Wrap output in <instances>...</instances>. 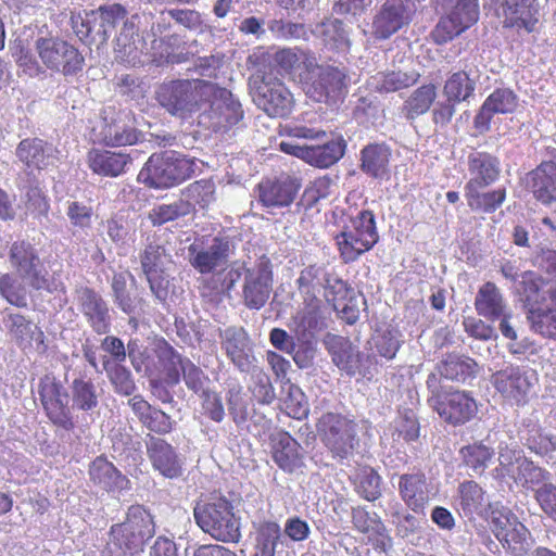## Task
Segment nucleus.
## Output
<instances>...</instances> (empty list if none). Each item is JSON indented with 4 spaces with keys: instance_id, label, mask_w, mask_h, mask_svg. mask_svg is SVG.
Returning <instances> with one entry per match:
<instances>
[{
    "instance_id": "38",
    "label": "nucleus",
    "mask_w": 556,
    "mask_h": 556,
    "mask_svg": "<svg viewBox=\"0 0 556 556\" xmlns=\"http://www.w3.org/2000/svg\"><path fill=\"white\" fill-rule=\"evenodd\" d=\"M89 167L102 176L117 177L125 172L130 156L125 153L93 150L88 154Z\"/></svg>"
},
{
    "instance_id": "62",
    "label": "nucleus",
    "mask_w": 556,
    "mask_h": 556,
    "mask_svg": "<svg viewBox=\"0 0 556 556\" xmlns=\"http://www.w3.org/2000/svg\"><path fill=\"white\" fill-rule=\"evenodd\" d=\"M490 516L492 523V531L497 540L503 538V533L513 525V520L518 518L511 510L503 505H490Z\"/></svg>"
},
{
    "instance_id": "17",
    "label": "nucleus",
    "mask_w": 556,
    "mask_h": 556,
    "mask_svg": "<svg viewBox=\"0 0 556 556\" xmlns=\"http://www.w3.org/2000/svg\"><path fill=\"white\" fill-rule=\"evenodd\" d=\"M469 180L465 185V195L477 198V190L492 185L498 177L500 161L486 152H472L468 156Z\"/></svg>"
},
{
    "instance_id": "48",
    "label": "nucleus",
    "mask_w": 556,
    "mask_h": 556,
    "mask_svg": "<svg viewBox=\"0 0 556 556\" xmlns=\"http://www.w3.org/2000/svg\"><path fill=\"white\" fill-rule=\"evenodd\" d=\"M417 80L415 73H404L392 71L388 73H378L370 79V85L381 92H394L414 85Z\"/></svg>"
},
{
    "instance_id": "27",
    "label": "nucleus",
    "mask_w": 556,
    "mask_h": 556,
    "mask_svg": "<svg viewBox=\"0 0 556 556\" xmlns=\"http://www.w3.org/2000/svg\"><path fill=\"white\" fill-rule=\"evenodd\" d=\"M518 292L531 309H542L539 305L556 304V285L553 281H544L532 271L521 275Z\"/></svg>"
},
{
    "instance_id": "3",
    "label": "nucleus",
    "mask_w": 556,
    "mask_h": 556,
    "mask_svg": "<svg viewBox=\"0 0 556 556\" xmlns=\"http://www.w3.org/2000/svg\"><path fill=\"white\" fill-rule=\"evenodd\" d=\"M212 90L211 81L201 79L173 80L159 87L156 99L168 113L186 118L204 108L206 96Z\"/></svg>"
},
{
    "instance_id": "64",
    "label": "nucleus",
    "mask_w": 556,
    "mask_h": 556,
    "mask_svg": "<svg viewBox=\"0 0 556 556\" xmlns=\"http://www.w3.org/2000/svg\"><path fill=\"white\" fill-rule=\"evenodd\" d=\"M534 498L541 509L556 522V485L549 483L536 488Z\"/></svg>"
},
{
    "instance_id": "23",
    "label": "nucleus",
    "mask_w": 556,
    "mask_h": 556,
    "mask_svg": "<svg viewBox=\"0 0 556 556\" xmlns=\"http://www.w3.org/2000/svg\"><path fill=\"white\" fill-rule=\"evenodd\" d=\"M498 16L503 17L505 27L534 30L538 23L534 0H494Z\"/></svg>"
},
{
    "instance_id": "12",
    "label": "nucleus",
    "mask_w": 556,
    "mask_h": 556,
    "mask_svg": "<svg viewBox=\"0 0 556 556\" xmlns=\"http://www.w3.org/2000/svg\"><path fill=\"white\" fill-rule=\"evenodd\" d=\"M491 382L504 399L521 405L528 401L538 378L528 367L510 365L494 372Z\"/></svg>"
},
{
    "instance_id": "5",
    "label": "nucleus",
    "mask_w": 556,
    "mask_h": 556,
    "mask_svg": "<svg viewBox=\"0 0 556 556\" xmlns=\"http://www.w3.org/2000/svg\"><path fill=\"white\" fill-rule=\"evenodd\" d=\"M10 264L15 274L30 288L49 293L62 291L64 286L50 276L37 250L28 242H14L10 249Z\"/></svg>"
},
{
    "instance_id": "25",
    "label": "nucleus",
    "mask_w": 556,
    "mask_h": 556,
    "mask_svg": "<svg viewBox=\"0 0 556 556\" xmlns=\"http://www.w3.org/2000/svg\"><path fill=\"white\" fill-rule=\"evenodd\" d=\"M301 187L295 177L281 176L277 180H266L258 185L260 201L269 208L289 206Z\"/></svg>"
},
{
    "instance_id": "61",
    "label": "nucleus",
    "mask_w": 556,
    "mask_h": 556,
    "mask_svg": "<svg viewBox=\"0 0 556 556\" xmlns=\"http://www.w3.org/2000/svg\"><path fill=\"white\" fill-rule=\"evenodd\" d=\"M374 344L380 356L392 359L400 349V333L394 329L386 330L374 337Z\"/></svg>"
},
{
    "instance_id": "45",
    "label": "nucleus",
    "mask_w": 556,
    "mask_h": 556,
    "mask_svg": "<svg viewBox=\"0 0 556 556\" xmlns=\"http://www.w3.org/2000/svg\"><path fill=\"white\" fill-rule=\"evenodd\" d=\"M516 482L535 492L536 488L552 483V475L546 469L536 466L532 460L523 458L516 467Z\"/></svg>"
},
{
    "instance_id": "14",
    "label": "nucleus",
    "mask_w": 556,
    "mask_h": 556,
    "mask_svg": "<svg viewBox=\"0 0 556 556\" xmlns=\"http://www.w3.org/2000/svg\"><path fill=\"white\" fill-rule=\"evenodd\" d=\"M433 410L447 424L459 426L471 420L478 405L472 395L467 391H448L442 400H435Z\"/></svg>"
},
{
    "instance_id": "59",
    "label": "nucleus",
    "mask_w": 556,
    "mask_h": 556,
    "mask_svg": "<svg viewBox=\"0 0 556 556\" xmlns=\"http://www.w3.org/2000/svg\"><path fill=\"white\" fill-rule=\"evenodd\" d=\"M526 441L527 446L541 456L556 451V435L546 433L542 429H531L528 433V437L526 438Z\"/></svg>"
},
{
    "instance_id": "42",
    "label": "nucleus",
    "mask_w": 556,
    "mask_h": 556,
    "mask_svg": "<svg viewBox=\"0 0 556 556\" xmlns=\"http://www.w3.org/2000/svg\"><path fill=\"white\" fill-rule=\"evenodd\" d=\"M463 464L472 475H482L494 457V450L483 442L463 446L459 451Z\"/></svg>"
},
{
    "instance_id": "34",
    "label": "nucleus",
    "mask_w": 556,
    "mask_h": 556,
    "mask_svg": "<svg viewBox=\"0 0 556 556\" xmlns=\"http://www.w3.org/2000/svg\"><path fill=\"white\" fill-rule=\"evenodd\" d=\"M529 186L534 197L542 203L556 201V163L542 162L529 174Z\"/></svg>"
},
{
    "instance_id": "54",
    "label": "nucleus",
    "mask_w": 556,
    "mask_h": 556,
    "mask_svg": "<svg viewBox=\"0 0 556 556\" xmlns=\"http://www.w3.org/2000/svg\"><path fill=\"white\" fill-rule=\"evenodd\" d=\"M215 186L211 180H198L190 184L182 191V199L188 200L189 203L199 205L204 208L214 201Z\"/></svg>"
},
{
    "instance_id": "9",
    "label": "nucleus",
    "mask_w": 556,
    "mask_h": 556,
    "mask_svg": "<svg viewBox=\"0 0 556 556\" xmlns=\"http://www.w3.org/2000/svg\"><path fill=\"white\" fill-rule=\"evenodd\" d=\"M444 11L431 36L435 43L442 45L460 35L477 23L479 18L478 0H437Z\"/></svg>"
},
{
    "instance_id": "55",
    "label": "nucleus",
    "mask_w": 556,
    "mask_h": 556,
    "mask_svg": "<svg viewBox=\"0 0 556 556\" xmlns=\"http://www.w3.org/2000/svg\"><path fill=\"white\" fill-rule=\"evenodd\" d=\"M459 500L466 514H478L483 507L484 492L477 482L466 481L459 485Z\"/></svg>"
},
{
    "instance_id": "43",
    "label": "nucleus",
    "mask_w": 556,
    "mask_h": 556,
    "mask_svg": "<svg viewBox=\"0 0 556 556\" xmlns=\"http://www.w3.org/2000/svg\"><path fill=\"white\" fill-rule=\"evenodd\" d=\"M390 150L384 144H370L362 150V169L375 178L388 172Z\"/></svg>"
},
{
    "instance_id": "32",
    "label": "nucleus",
    "mask_w": 556,
    "mask_h": 556,
    "mask_svg": "<svg viewBox=\"0 0 556 556\" xmlns=\"http://www.w3.org/2000/svg\"><path fill=\"white\" fill-rule=\"evenodd\" d=\"M435 370L442 378L467 383L477 377L479 365L467 355L451 353L437 364Z\"/></svg>"
},
{
    "instance_id": "16",
    "label": "nucleus",
    "mask_w": 556,
    "mask_h": 556,
    "mask_svg": "<svg viewBox=\"0 0 556 556\" xmlns=\"http://www.w3.org/2000/svg\"><path fill=\"white\" fill-rule=\"evenodd\" d=\"M188 253L189 262L194 269L201 274L213 273L227 263L230 242L227 238L215 237L206 247L197 242L192 243Z\"/></svg>"
},
{
    "instance_id": "57",
    "label": "nucleus",
    "mask_w": 556,
    "mask_h": 556,
    "mask_svg": "<svg viewBox=\"0 0 556 556\" xmlns=\"http://www.w3.org/2000/svg\"><path fill=\"white\" fill-rule=\"evenodd\" d=\"M480 191L481 190H477V198L465 195L468 205L472 210H482L486 213L494 212L503 204L506 198L505 189H497L485 193H481Z\"/></svg>"
},
{
    "instance_id": "63",
    "label": "nucleus",
    "mask_w": 556,
    "mask_h": 556,
    "mask_svg": "<svg viewBox=\"0 0 556 556\" xmlns=\"http://www.w3.org/2000/svg\"><path fill=\"white\" fill-rule=\"evenodd\" d=\"M11 334L20 342L30 341L37 327L23 315L11 314L5 321Z\"/></svg>"
},
{
    "instance_id": "24",
    "label": "nucleus",
    "mask_w": 556,
    "mask_h": 556,
    "mask_svg": "<svg viewBox=\"0 0 556 556\" xmlns=\"http://www.w3.org/2000/svg\"><path fill=\"white\" fill-rule=\"evenodd\" d=\"M147 450L152 466L162 476L175 479L184 472V462L176 450L165 440L151 437L147 443Z\"/></svg>"
},
{
    "instance_id": "39",
    "label": "nucleus",
    "mask_w": 556,
    "mask_h": 556,
    "mask_svg": "<svg viewBox=\"0 0 556 556\" xmlns=\"http://www.w3.org/2000/svg\"><path fill=\"white\" fill-rule=\"evenodd\" d=\"M299 443L287 432H279L274 438L273 457L285 471L292 472L302 465Z\"/></svg>"
},
{
    "instance_id": "41",
    "label": "nucleus",
    "mask_w": 556,
    "mask_h": 556,
    "mask_svg": "<svg viewBox=\"0 0 556 556\" xmlns=\"http://www.w3.org/2000/svg\"><path fill=\"white\" fill-rule=\"evenodd\" d=\"M156 356L167 384L176 386L180 381L184 363L188 358L175 351L167 342H161L156 346Z\"/></svg>"
},
{
    "instance_id": "31",
    "label": "nucleus",
    "mask_w": 556,
    "mask_h": 556,
    "mask_svg": "<svg viewBox=\"0 0 556 556\" xmlns=\"http://www.w3.org/2000/svg\"><path fill=\"white\" fill-rule=\"evenodd\" d=\"M352 522L355 529L367 535L375 548L384 551L390 545V536L379 515L362 507L353 508Z\"/></svg>"
},
{
    "instance_id": "4",
    "label": "nucleus",
    "mask_w": 556,
    "mask_h": 556,
    "mask_svg": "<svg viewBox=\"0 0 556 556\" xmlns=\"http://www.w3.org/2000/svg\"><path fill=\"white\" fill-rule=\"evenodd\" d=\"M193 161L176 151L152 154L138 175V180L153 189H168L188 179Z\"/></svg>"
},
{
    "instance_id": "13",
    "label": "nucleus",
    "mask_w": 556,
    "mask_h": 556,
    "mask_svg": "<svg viewBox=\"0 0 556 556\" xmlns=\"http://www.w3.org/2000/svg\"><path fill=\"white\" fill-rule=\"evenodd\" d=\"M279 147L282 152L294 155L313 166L327 168L343 156L346 142L342 137H338L321 146H301L283 140Z\"/></svg>"
},
{
    "instance_id": "19",
    "label": "nucleus",
    "mask_w": 556,
    "mask_h": 556,
    "mask_svg": "<svg viewBox=\"0 0 556 556\" xmlns=\"http://www.w3.org/2000/svg\"><path fill=\"white\" fill-rule=\"evenodd\" d=\"M170 263V256L159 244H149L141 254V266L151 292L164 300L167 295V280L162 276L166 266Z\"/></svg>"
},
{
    "instance_id": "28",
    "label": "nucleus",
    "mask_w": 556,
    "mask_h": 556,
    "mask_svg": "<svg viewBox=\"0 0 556 556\" xmlns=\"http://www.w3.org/2000/svg\"><path fill=\"white\" fill-rule=\"evenodd\" d=\"M16 156L27 167L43 169L56 163L59 151L41 139H24L16 148Z\"/></svg>"
},
{
    "instance_id": "37",
    "label": "nucleus",
    "mask_w": 556,
    "mask_h": 556,
    "mask_svg": "<svg viewBox=\"0 0 556 556\" xmlns=\"http://www.w3.org/2000/svg\"><path fill=\"white\" fill-rule=\"evenodd\" d=\"M326 344L332 356V362L339 369L349 376H354L359 371L361 354L348 339L332 336L326 341Z\"/></svg>"
},
{
    "instance_id": "40",
    "label": "nucleus",
    "mask_w": 556,
    "mask_h": 556,
    "mask_svg": "<svg viewBox=\"0 0 556 556\" xmlns=\"http://www.w3.org/2000/svg\"><path fill=\"white\" fill-rule=\"evenodd\" d=\"M318 292L311 291V294H303L304 307L293 317L294 330L299 341L308 343L311 330L317 326V312L320 302L317 298Z\"/></svg>"
},
{
    "instance_id": "11",
    "label": "nucleus",
    "mask_w": 556,
    "mask_h": 556,
    "mask_svg": "<svg viewBox=\"0 0 556 556\" xmlns=\"http://www.w3.org/2000/svg\"><path fill=\"white\" fill-rule=\"evenodd\" d=\"M318 432L326 446L334 456L348 457L356 444V425L346 417L327 413L324 414L318 424Z\"/></svg>"
},
{
    "instance_id": "50",
    "label": "nucleus",
    "mask_w": 556,
    "mask_h": 556,
    "mask_svg": "<svg viewBox=\"0 0 556 556\" xmlns=\"http://www.w3.org/2000/svg\"><path fill=\"white\" fill-rule=\"evenodd\" d=\"M27 283L17 275L3 274L0 277V293L12 305L25 307L27 305Z\"/></svg>"
},
{
    "instance_id": "51",
    "label": "nucleus",
    "mask_w": 556,
    "mask_h": 556,
    "mask_svg": "<svg viewBox=\"0 0 556 556\" xmlns=\"http://www.w3.org/2000/svg\"><path fill=\"white\" fill-rule=\"evenodd\" d=\"M306 59H315L314 55L290 48L278 50L274 55L275 63L285 72L298 76L301 80V72H306Z\"/></svg>"
},
{
    "instance_id": "36",
    "label": "nucleus",
    "mask_w": 556,
    "mask_h": 556,
    "mask_svg": "<svg viewBox=\"0 0 556 556\" xmlns=\"http://www.w3.org/2000/svg\"><path fill=\"white\" fill-rule=\"evenodd\" d=\"M89 476L94 484L106 491L129 489V480L106 458L97 457L89 467Z\"/></svg>"
},
{
    "instance_id": "2",
    "label": "nucleus",
    "mask_w": 556,
    "mask_h": 556,
    "mask_svg": "<svg viewBox=\"0 0 556 556\" xmlns=\"http://www.w3.org/2000/svg\"><path fill=\"white\" fill-rule=\"evenodd\" d=\"M155 533L152 516L140 505L130 506L126 520L111 527L108 556H136Z\"/></svg>"
},
{
    "instance_id": "46",
    "label": "nucleus",
    "mask_w": 556,
    "mask_h": 556,
    "mask_svg": "<svg viewBox=\"0 0 556 556\" xmlns=\"http://www.w3.org/2000/svg\"><path fill=\"white\" fill-rule=\"evenodd\" d=\"M472 71L465 65L464 71L454 73L445 83L444 93L448 101L459 102L467 100L475 90Z\"/></svg>"
},
{
    "instance_id": "33",
    "label": "nucleus",
    "mask_w": 556,
    "mask_h": 556,
    "mask_svg": "<svg viewBox=\"0 0 556 556\" xmlns=\"http://www.w3.org/2000/svg\"><path fill=\"white\" fill-rule=\"evenodd\" d=\"M475 309L479 316L492 321L506 316L510 311L501 290L490 281L479 288L475 298Z\"/></svg>"
},
{
    "instance_id": "21",
    "label": "nucleus",
    "mask_w": 556,
    "mask_h": 556,
    "mask_svg": "<svg viewBox=\"0 0 556 556\" xmlns=\"http://www.w3.org/2000/svg\"><path fill=\"white\" fill-rule=\"evenodd\" d=\"M77 308L99 334L110 331L111 316L106 302L92 289L80 287L75 291Z\"/></svg>"
},
{
    "instance_id": "53",
    "label": "nucleus",
    "mask_w": 556,
    "mask_h": 556,
    "mask_svg": "<svg viewBox=\"0 0 556 556\" xmlns=\"http://www.w3.org/2000/svg\"><path fill=\"white\" fill-rule=\"evenodd\" d=\"M73 406L81 410H91L98 405L96 387L91 380L77 378L72 383Z\"/></svg>"
},
{
    "instance_id": "35",
    "label": "nucleus",
    "mask_w": 556,
    "mask_h": 556,
    "mask_svg": "<svg viewBox=\"0 0 556 556\" xmlns=\"http://www.w3.org/2000/svg\"><path fill=\"white\" fill-rule=\"evenodd\" d=\"M399 492L406 506L415 513L422 511L429 500L426 478L421 473L402 475Z\"/></svg>"
},
{
    "instance_id": "7",
    "label": "nucleus",
    "mask_w": 556,
    "mask_h": 556,
    "mask_svg": "<svg viewBox=\"0 0 556 556\" xmlns=\"http://www.w3.org/2000/svg\"><path fill=\"white\" fill-rule=\"evenodd\" d=\"M306 72H301V83L306 96L315 102H336L346 91V75L338 67L319 65L306 59Z\"/></svg>"
},
{
    "instance_id": "1",
    "label": "nucleus",
    "mask_w": 556,
    "mask_h": 556,
    "mask_svg": "<svg viewBox=\"0 0 556 556\" xmlns=\"http://www.w3.org/2000/svg\"><path fill=\"white\" fill-rule=\"evenodd\" d=\"M34 49L41 64L31 56L22 55L18 60L23 71L31 77L45 73V68L63 75H74L83 70L81 53L73 45L54 36H39Z\"/></svg>"
},
{
    "instance_id": "29",
    "label": "nucleus",
    "mask_w": 556,
    "mask_h": 556,
    "mask_svg": "<svg viewBox=\"0 0 556 556\" xmlns=\"http://www.w3.org/2000/svg\"><path fill=\"white\" fill-rule=\"evenodd\" d=\"M408 23V15L400 0L386 2L372 21V35L388 39Z\"/></svg>"
},
{
    "instance_id": "6",
    "label": "nucleus",
    "mask_w": 556,
    "mask_h": 556,
    "mask_svg": "<svg viewBox=\"0 0 556 556\" xmlns=\"http://www.w3.org/2000/svg\"><path fill=\"white\" fill-rule=\"evenodd\" d=\"M378 239L375 215L368 210L361 211L351 217L341 232L336 236L344 263L356 261L363 253L369 251Z\"/></svg>"
},
{
    "instance_id": "47",
    "label": "nucleus",
    "mask_w": 556,
    "mask_h": 556,
    "mask_svg": "<svg viewBox=\"0 0 556 556\" xmlns=\"http://www.w3.org/2000/svg\"><path fill=\"white\" fill-rule=\"evenodd\" d=\"M128 280L131 281V287L135 285V279L130 273L122 271L115 274L112 279V291L114 303L125 313L132 314L137 307V298L132 296L128 289Z\"/></svg>"
},
{
    "instance_id": "49",
    "label": "nucleus",
    "mask_w": 556,
    "mask_h": 556,
    "mask_svg": "<svg viewBox=\"0 0 556 556\" xmlns=\"http://www.w3.org/2000/svg\"><path fill=\"white\" fill-rule=\"evenodd\" d=\"M316 31L330 49L344 51L349 48L348 33L341 21L328 18L317 26Z\"/></svg>"
},
{
    "instance_id": "60",
    "label": "nucleus",
    "mask_w": 556,
    "mask_h": 556,
    "mask_svg": "<svg viewBox=\"0 0 556 556\" xmlns=\"http://www.w3.org/2000/svg\"><path fill=\"white\" fill-rule=\"evenodd\" d=\"M180 376H182L187 388L194 393L201 394L207 390L210 378L190 359L184 363Z\"/></svg>"
},
{
    "instance_id": "44",
    "label": "nucleus",
    "mask_w": 556,
    "mask_h": 556,
    "mask_svg": "<svg viewBox=\"0 0 556 556\" xmlns=\"http://www.w3.org/2000/svg\"><path fill=\"white\" fill-rule=\"evenodd\" d=\"M192 211V204L189 203L188 200L180 198L172 203L154 205L149 212L148 218L153 226H162L166 223L188 216Z\"/></svg>"
},
{
    "instance_id": "56",
    "label": "nucleus",
    "mask_w": 556,
    "mask_h": 556,
    "mask_svg": "<svg viewBox=\"0 0 556 556\" xmlns=\"http://www.w3.org/2000/svg\"><path fill=\"white\" fill-rule=\"evenodd\" d=\"M435 99V88L432 85H426L418 88L406 102L407 116H415L426 113Z\"/></svg>"
},
{
    "instance_id": "15",
    "label": "nucleus",
    "mask_w": 556,
    "mask_h": 556,
    "mask_svg": "<svg viewBox=\"0 0 556 556\" xmlns=\"http://www.w3.org/2000/svg\"><path fill=\"white\" fill-rule=\"evenodd\" d=\"M273 275L266 263L247 268L242 287L244 305L250 309L262 308L269 299Z\"/></svg>"
},
{
    "instance_id": "20",
    "label": "nucleus",
    "mask_w": 556,
    "mask_h": 556,
    "mask_svg": "<svg viewBox=\"0 0 556 556\" xmlns=\"http://www.w3.org/2000/svg\"><path fill=\"white\" fill-rule=\"evenodd\" d=\"M253 100L260 109L274 117L288 115L293 106L291 92L279 81H262L256 87Z\"/></svg>"
},
{
    "instance_id": "52",
    "label": "nucleus",
    "mask_w": 556,
    "mask_h": 556,
    "mask_svg": "<svg viewBox=\"0 0 556 556\" xmlns=\"http://www.w3.org/2000/svg\"><path fill=\"white\" fill-rule=\"evenodd\" d=\"M102 139L106 146L122 147L137 142V131L123 122H114L105 125L102 130Z\"/></svg>"
},
{
    "instance_id": "18",
    "label": "nucleus",
    "mask_w": 556,
    "mask_h": 556,
    "mask_svg": "<svg viewBox=\"0 0 556 556\" xmlns=\"http://www.w3.org/2000/svg\"><path fill=\"white\" fill-rule=\"evenodd\" d=\"M39 395L49 419L54 425L67 427L71 424L68 396L63 386L54 377L45 376L39 383Z\"/></svg>"
},
{
    "instance_id": "26",
    "label": "nucleus",
    "mask_w": 556,
    "mask_h": 556,
    "mask_svg": "<svg viewBox=\"0 0 556 556\" xmlns=\"http://www.w3.org/2000/svg\"><path fill=\"white\" fill-rule=\"evenodd\" d=\"M222 350L240 371H249L251 367L250 341L242 327L219 329Z\"/></svg>"
},
{
    "instance_id": "8",
    "label": "nucleus",
    "mask_w": 556,
    "mask_h": 556,
    "mask_svg": "<svg viewBox=\"0 0 556 556\" xmlns=\"http://www.w3.org/2000/svg\"><path fill=\"white\" fill-rule=\"evenodd\" d=\"M194 518L199 527L217 541L238 542L241 536L239 520L226 500L195 506Z\"/></svg>"
},
{
    "instance_id": "58",
    "label": "nucleus",
    "mask_w": 556,
    "mask_h": 556,
    "mask_svg": "<svg viewBox=\"0 0 556 556\" xmlns=\"http://www.w3.org/2000/svg\"><path fill=\"white\" fill-rule=\"evenodd\" d=\"M105 370L117 393L130 395L135 391V381L130 370L126 367L121 364H114L111 367L105 366Z\"/></svg>"
},
{
    "instance_id": "22",
    "label": "nucleus",
    "mask_w": 556,
    "mask_h": 556,
    "mask_svg": "<svg viewBox=\"0 0 556 556\" xmlns=\"http://www.w3.org/2000/svg\"><path fill=\"white\" fill-rule=\"evenodd\" d=\"M519 97L510 88H497L488 96L475 117V127L480 131L490 129L494 114H510L516 111Z\"/></svg>"
},
{
    "instance_id": "30",
    "label": "nucleus",
    "mask_w": 556,
    "mask_h": 556,
    "mask_svg": "<svg viewBox=\"0 0 556 556\" xmlns=\"http://www.w3.org/2000/svg\"><path fill=\"white\" fill-rule=\"evenodd\" d=\"M287 539L276 521H262L255 526L253 556H282Z\"/></svg>"
},
{
    "instance_id": "10",
    "label": "nucleus",
    "mask_w": 556,
    "mask_h": 556,
    "mask_svg": "<svg viewBox=\"0 0 556 556\" xmlns=\"http://www.w3.org/2000/svg\"><path fill=\"white\" fill-rule=\"evenodd\" d=\"M212 92L206 96L199 123L215 131L238 124L243 117L241 103L226 88L212 83Z\"/></svg>"
}]
</instances>
